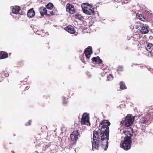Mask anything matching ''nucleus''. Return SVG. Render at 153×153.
Wrapping results in <instances>:
<instances>
[{"label":"nucleus","mask_w":153,"mask_h":153,"mask_svg":"<svg viewBox=\"0 0 153 153\" xmlns=\"http://www.w3.org/2000/svg\"><path fill=\"white\" fill-rule=\"evenodd\" d=\"M99 134L98 131H93V141L92 142L93 149H97L99 147V142L100 137L101 145L103 149L105 150V146L103 141L105 140V120H103L99 124Z\"/></svg>","instance_id":"f257e3e1"},{"label":"nucleus","mask_w":153,"mask_h":153,"mask_svg":"<svg viewBox=\"0 0 153 153\" xmlns=\"http://www.w3.org/2000/svg\"><path fill=\"white\" fill-rule=\"evenodd\" d=\"M125 137L124 140L120 142V147L124 150L128 151L131 148V137L133 135V129H130V131H125Z\"/></svg>","instance_id":"f03ea898"},{"label":"nucleus","mask_w":153,"mask_h":153,"mask_svg":"<svg viewBox=\"0 0 153 153\" xmlns=\"http://www.w3.org/2000/svg\"><path fill=\"white\" fill-rule=\"evenodd\" d=\"M82 8L84 13L88 15H94V8L91 5L88 4H84L82 5Z\"/></svg>","instance_id":"7ed1b4c3"},{"label":"nucleus","mask_w":153,"mask_h":153,"mask_svg":"<svg viewBox=\"0 0 153 153\" xmlns=\"http://www.w3.org/2000/svg\"><path fill=\"white\" fill-rule=\"evenodd\" d=\"M138 25L136 26V28L139 29V31L141 34H146L148 33V26L144 24L141 22H137Z\"/></svg>","instance_id":"20e7f679"},{"label":"nucleus","mask_w":153,"mask_h":153,"mask_svg":"<svg viewBox=\"0 0 153 153\" xmlns=\"http://www.w3.org/2000/svg\"><path fill=\"white\" fill-rule=\"evenodd\" d=\"M134 120V117L131 116V114H128L127 116L126 117L125 120H124L125 122V126L126 127H128L131 126L133 124Z\"/></svg>","instance_id":"39448f33"},{"label":"nucleus","mask_w":153,"mask_h":153,"mask_svg":"<svg viewBox=\"0 0 153 153\" xmlns=\"http://www.w3.org/2000/svg\"><path fill=\"white\" fill-rule=\"evenodd\" d=\"M80 137L79 131L78 130H74L72 131L70 135V138L71 141L76 142L78 137Z\"/></svg>","instance_id":"423d86ee"},{"label":"nucleus","mask_w":153,"mask_h":153,"mask_svg":"<svg viewBox=\"0 0 153 153\" xmlns=\"http://www.w3.org/2000/svg\"><path fill=\"white\" fill-rule=\"evenodd\" d=\"M81 125L90 126L89 121V116L86 113H84L82 115V119L81 120Z\"/></svg>","instance_id":"0eeeda50"},{"label":"nucleus","mask_w":153,"mask_h":153,"mask_svg":"<svg viewBox=\"0 0 153 153\" xmlns=\"http://www.w3.org/2000/svg\"><path fill=\"white\" fill-rule=\"evenodd\" d=\"M141 38V36L138 32L135 33V34H133V37L131 39V43L133 45H137L138 43V39Z\"/></svg>","instance_id":"6e6552de"},{"label":"nucleus","mask_w":153,"mask_h":153,"mask_svg":"<svg viewBox=\"0 0 153 153\" xmlns=\"http://www.w3.org/2000/svg\"><path fill=\"white\" fill-rule=\"evenodd\" d=\"M66 10L67 12L71 14L74 13L75 12L73 5L72 4L69 3L67 4L66 6Z\"/></svg>","instance_id":"1a4fd4ad"},{"label":"nucleus","mask_w":153,"mask_h":153,"mask_svg":"<svg viewBox=\"0 0 153 153\" xmlns=\"http://www.w3.org/2000/svg\"><path fill=\"white\" fill-rule=\"evenodd\" d=\"M92 47L91 46L87 47L84 50V54L85 55L86 58L88 59H89L90 55L92 53Z\"/></svg>","instance_id":"9d476101"},{"label":"nucleus","mask_w":153,"mask_h":153,"mask_svg":"<svg viewBox=\"0 0 153 153\" xmlns=\"http://www.w3.org/2000/svg\"><path fill=\"white\" fill-rule=\"evenodd\" d=\"M111 123L109 122L108 120H105V137L106 139L108 140L109 136V127L108 126H110Z\"/></svg>","instance_id":"9b49d317"},{"label":"nucleus","mask_w":153,"mask_h":153,"mask_svg":"<svg viewBox=\"0 0 153 153\" xmlns=\"http://www.w3.org/2000/svg\"><path fill=\"white\" fill-rule=\"evenodd\" d=\"M19 11H20V7L19 6H14L13 7V10H12L13 14H16L18 16L17 17H15V18H19Z\"/></svg>","instance_id":"f8f14e48"},{"label":"nucleus","mask_w":153,"mask_h":153,"mask_svg":"<svg viewBox=\"0 0 153 153\" xmlns=\"http://www.w3.org/2000/svg\"><path fill=\"white\" fill-rule=\"evenodd\" d=\"M35 15V12L33 8L28 10L27 13V16L30 18H32L34 17Z\"/></svg>","instance_id":"ddd939ff"},{"label":"nucleus","mask_w":153,"mask_h":153,"mask_svg":"<svg viewBox=\"0 0 153 153\" xmlns=\"http://www.w3.org/2000/svg\"><path fill=\"white\" fill-rule=\"evenodd\" d=\"M146 49L147 51L150 53L151 55L153 57V52H152L153 45L152 44L148 43L146 47Z\"/></svg>","instance_id":"4468645a"},{"label":"nucleus","mask_w":153,"mask_h":153,"mask_svg":"<svg viewBox=\"0 0 153 153\" xmlns=\"http://www.w3.org/2000/svg\"><path fill=\"white\" fill-rule=\"evenodd\" d=\"M65 30L71 34H74L75 32L74 27L71 26H67L65 28Z\"/></svg>","instance_id":"2eb2a0df"},{"label":"nucleus","mask_w":153,"mask_h":153,"mask_svg":"<svg viewBox=\"0 0 153 153\" xmlns=\"http://www.w3.org/2000/svg\"><path fill=\"white\" fill-rule=\"evenodd\" d=\"M91 60L97 64H101L102 63V60L100 59L99 56H97L96 57H94L92 58Z\"/></svg>","instance_id":"dca6fc26"},{"label":"nucleus","mask_w":153,"mask_h":153,"mask_svg":"<svg viewBox=\"0 0 153 153\" xmlns=\"http://www.w3.org/2000/svg\"><path fill=\"white\" fill-rule=\"evenodd\" d=\"M8 57V53L4 51H0V59H5Z\"/></svg>","instance_id":"f3484780"},{"label":"nucleus","mask_w":153,"mask_h":153,"mask_svg":"<svg viewBox=\"0 0 153 153\" xmlns=\"http://www.w3.org/2000/svg\"><path fill=\"white\" fill-rule=\"evenodd\" d=\"M39 12H40V15L42 16H43L44 15L47 14L48 12L46 8L44 7H41L39 8Z\"/></svg>","instance_id":"a211bd4d"},{"label":"nucleus","mask_w":153,"mask_h":153,"mask_svg":"<svg viewBox=\"0 0 153 153\" xmlns=\"http://www.w3.org/2000/svg\"><path fill=\"white\" fill-rule=\"evenodd\" d=\"M57 13V10H56L54 9L52 11H49L47 13L45 14L48 16H53L56 15Z\"/></svg>","instance_id":"6ab92c4d"},{"label":"nucleus","mask_w":153,"mask_h":153,"mask_svg":"<svg viewBox=\"0 0 153 153\" xmlns=\"http://www.w3.org/2000/svg\"><path fill=\"white\" fill-rule=\"evenodd\" d=\"M120 88L122 90H124L126 89V87L125 85V83L123 81H121L120 83Z\"/></svg>","instance_id":"aec40b11"},{"label":"nucleus","mask_w":153,"mask_h":153,"mask_svg":"<svg viewBox=\"0 0 153 153\" xmlns=\"http://www.w3.org/2000/svg\"><path fill=\"white\" fill-rule=\"evenodd\" d=\"M75 18L76 19H79L80 21H82L84 20V17L80 14H76L75 16Z\"/></svg>","instance_id":"412c9836"},{"label":"nucleus","mask_w":153,"mask_h":153,"mask_svg":"<svg viewBox=\"0 0 153 153\" xmlns=\"http://www.w3.org/2000/svg\"><path fill=\"white\" fill-rule=\"evenodd\" d=\"M53 4L51 3H49L46 5V7L49 10H52L53 8Z\"/></svg>","instance_id":"4be33fe9"},{"label":"nucleus","mask_w":153,"mask_h":153,"mask_svg":"<svg viewBox=\"0 0 153 153\" xmlns=\"http://www.w3.org/2000/svg\"><path fill=\"white\" fill-rule=\"evenodd\" d=\"M137 17L140 20V21H145V18L142 15L139 14L138 15H137Z\"/></svg>","instance_id":"5701e85b"},{"label":"nucleus","mask_w":153,"mask_h":153,"mask_svg":"<svg viewBox=\"0 0 153 153\" xmlns=\"http://www.w3.org/2000/svg\"><path fill=\"white\" fill-rule=\"evenodd\" d=\"M113 79V77L112 75L111 74H109L108 76H107V79L108 81H110Z\"/></svg>","instance_id":"b1692460"},{"label":"nucleus","mask_w":153,"mask_h":153,"mask_svg":"<svg viewBox=\"0 0 153 153\" xmlns=\"http://www.w3.org/2000/svg\"><path fill=\"white\" fill-rule=\"evenodd\" d=\"M117 72H118V73H120V72H121L123 71V68H122V67H118L117 70Z\"/></svg>","instance_id":"393cba45"},{"label":"nucleus","mask_w":153,"mask_h":153,"mask_svg":"<svg viewBox=\"0 0 153 153\" xmlns=\"http://www.w3.org/2000/svg\"><path fill=\"white\" fill-rule=\"evenodd\" d=\"M31 123V121L30 120L28 121V122L27 123H25V126H29L30 125Z\"/></svg>","instance_id":"a878e982"},{"label":"nucleus","mask_w":153,"mask_h":153,"mask_svg":"<svg viewBox=\"0 0 153 153\" xmlns=\"http://www.w3.org/2000/svg\"><path fill=\"white\" fill-rule=\"evenodd\" d=\"M45 47L47 49L50 48V45H49V43H48L45 44Z\"/></svg>","instance_id":"bb28decb"},{"label":"nucleus","mask_w":153,"mask_h":153,"mask_svg":"<svg viewBox=\"0 0 153 153\" xmlns=\"http://www.w3.org/2000/svg\"><path fill=\"white\" fill-rule=\"evenodd\" d=\"M45 147H44V150H45L48 147H49V146H50V144H49L47 145V144H45Z\"/></svg>","instance_id":"cd10ccee"},{"label":"nucleus","mask_w":153,"mask_h":153,"mask_svg":"<svg viewBox=\"0 0 153 153\" xmlns=\"http://www.w3.org/2000/svg\"><path fill=\"white\" fill-rule=\"evenodd\" d=\"M105 139H106V138H105ZM106 141H107V142H106V145H105V147L107 148L108 147V140L107 139H106Z\"/></svg>","instance_id":"c85d7f7f"},{"label":"nucleus","mask_w":153,"mask_h":153,"mask_svg":"<svg viewBox=\"0 0 153 153\" xmlns=\"http://www.w3.org/2000/svg\"><path fill=\"white\" fill-rule=\"evenodd\" d=\"M125 124V122L124 120H122L121 122H120V125L122 126L124 124Z\"/></svg>","instance_id":"c756f323"},{"label":"nucleus","mask_w":153,"mask_h":153,"mask_svg":"<svg viewBox=\"0 0 153 153\" xmlns=\"http://www.w3.org/2000/svg\"><path fill=\"white\" fill-rule=\"evenodd\" d=\"M29 88V86H26V87L25 88V90H24V91H25L28 89Z\"/></svg>","instance_id":"7c9ffc66"},{"label":"nucleus","mask_w":153,"mask_h":153,"mask_svg":"<svg viewBox=\"0 0 153 153\" xmlns=\"http://www.w3.org/2000/svg\"><path fill=\"white\" fill-rule=\"evenodd\" d=\"M67 103V101L64 100H63V104H66Z\"/></svg>","instance_id":"2f4dec72"},{"label":"nucleus","mask_w":153,"mask_h":153,"mask_svg":"<svg viewBox=\"0 0 153 153\" xmlns=\"http://www.w3.org/2000/svg\"><path fill=\"white\" fill-rule=\"evenodd\" d=\"M5 75L6 77H8V76H9V74L6 73L5 74Z\"/></svg>","instance_id":"473e14b6"},{"label":"nucleus","mask_w":153,"mask_h":153,"mask_svg":"<svg viewBox=\"0 0 153 153\" xmlns=\"http://www.w3.org/2000/svg\"><path fill=\"white\" fill-rule=\"evenodd\" d=\"M147 121V120H144V121H144V122L145 123Z\"/></svg>","instance_id":"72a5a7b5"},{"label":"nucleus","mask_w":153,"mask_h":153,"mask_svg":"<svg viewBox=\"0 0 153 153\" xmlns=\"http://www.w3.org/2000/svg\"><path fill=\"white\" fill-rule=\"evenodd\" d=\"M22 63V62H20V65H21V64Z\"/></svg>","instance_id":"f704fd0d"},{"label":"nucleus","mask_w":153,"mask_h":153,"mask_svg":"<svg viewBox=\"0 0 153 153\" xmlns=\"http://www.w3.org/2000/svg\"><path fill=\"white\" fill-rule=\"evenodd\" d=\"M12 15V16H13V17H14V15Z\"/></svg>","instance_id":"c9c22d12"},{"label":"nucleus","mask_w":153,"mask_h":153,"mask_svg":"<svg viewBox=\"0 0 153 153\" xmlns=\"http://www.w3.org/2000/svg\"><path fill=\"white\" fill-rule=\"evenodd\" d=\"M12 153H14V152L13 151H12Z\"/></svg>","instance_id":"e433bc0d"},{"label":"nucleus","mask_w":153,"mask_h":153,"mask_svg":"<svg viewBox=\"0 0 153 153\" xmlns=\"http://www.w3.org/2000/svg\"><path fill=\"white\" fill-rule=\"evenodd\" d=\"M22 88V86H21V87H20V88Z\"/></svg>","instance_id":"4c0bfd02"},{"label":"nucleus","mask_w":153,"mask_h":153,"mask_svg":"<svg viewBox=\"0 0 153 153\" xmlns=\"http://www.w3.org/2000/svg\"><path fill=\"white\" fill-rule=\"evenodd\" d=\"M1 82V81H0V82Z\"/></svg>","instance_id":"58836bf2"},{"label":"nucleus","mask_w":153,"mask_h":153,"mask_svg":"<svg viewBox=\"0 0 153 153\" xmlns=\"http://www.w3.org/2000/svg\"><path fill=\"white\" fill-rule=\"evenodd\" d=\"M107 150L106 149H105V150Z\"/></svg>","instance_id":"ea45409f"},{"label":"nucleus","mask_w":153,"mask_h":153,"mask_svg":"<svg viewBox=\"0 0 153 153\" xmlns=\"http://www.w3.org/2000/svg\"><path fill=\"white\" fill-rule=\"evenodd\" d=\"M106 68V69H107V67H106V68Z\"/></svg>","instance_id":"a19ab883"}]
</instances>
